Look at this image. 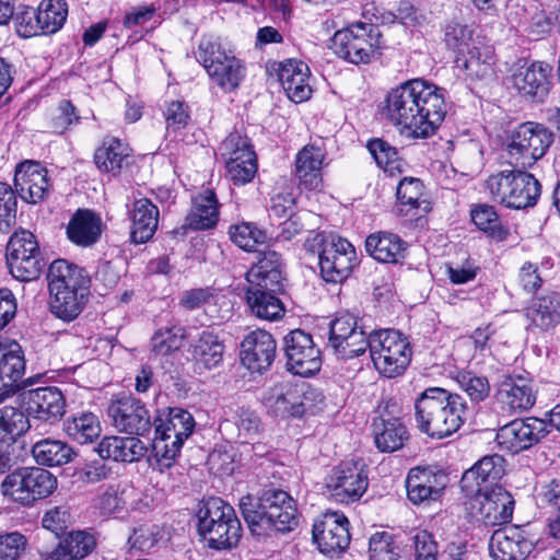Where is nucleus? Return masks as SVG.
<instances>
[{
	"label": "nucleus",
	"mask_w": 560,
	"mask_h": 560,
	"mask_svg": "<svg viewBox=\"0 0 560 560\" xmlns=\"http://www.w3.org/2000/svg\"><path fill=\"white\" fill-rule=\"evenodd\" d=\"M261 401L275 417H300L304 412L296 388L289 382H280L267 388Z\"/></svg>",
	"instance_id": "nucleus-31"
},
{
	"label": "nucleus",
	"mask_w": 560,
	"mask_h": 560,
	"mask_svg": "<svg viewBox=\"0 0 560 560\" xmlns=\"http://www.w3.org/2000/svg\"><path fill=\"white\" fill-rule=\"evenodd\" d=\"M164 118L167 131H178L188 125L190 112L188 105L183 101H172L166 104Z\"/></svg>",
	"instance_id": "nucleus-58"
},
{
	"label": "nucleus",
	"mask_w": 560,
	"mask_h": 560,
	"mask_svg": "<svg viewBox=\"0 0 560 560\" xmlns=\"http://www.w3.org/2000/svg\"><path fill=\"white\" fill-rule=\"evenodd\" d=\"M504 458L493 454L482 457L470 469L466 470L460 479V489L465 494L491 489L504 475Z\"/></svg>",
	"instance_id": "nucleus-27"
},
{
	"label": "nucleus",
	"mask_w": 560,
	"mask_h": 560,
	"mask_svg": "<svg viewBox=\"0 0 560 560\" xmlns=\"http://www.w3.org/2000/svg\"><path fill=\"white\" fill-rule=\"evenodd\" d=\"M158 222V207L147 198L136 200L132 208L131 241L136 244H143L151 240L156 231Z\"/></svg>",
	"instance_id": "nucleus-39"
},
{
	"label": "nucleus",
	"mask_w": 560,
	"mask_h": 560,
	"mask_svg": "<svg viewBox=\"0 0 560 560\" xmlns=\"http://www.w3.org/2000/svg\"><path fill=\"white\" fill-rule=\"evenodd\" d=\"M326 488L340 503L359 500L368 488V472L362 460L342 462L327 478Z\"/></svg>",
	"instance_id": "nucleus-18"
},
{
	"label": "nucleus",
	"mask_w": 560,
	"mask_h": 560,
	"mask_svg": "<svg viewBox=\"0 0 560 560\" xmlns=\"http://www.w3.org/2000/svg\"><path fill=\"white\" fill-rule=\"evenodd\" d=\"M370 334L358 325L350 313L337 315L329 324L328 347L339 358L348 360L364 354L369 348Z\"/></svg>",
	"instance_id": "nucleus-16"
},
{
	"label": "nucleus",
	"mask_w": 560,
	"mask_h": 560,
	"mask_svg": "<svg viewBox=\"0 0 560 560\" xmlns=\"http://www.w3.org/2000/svg\"><path fill=\"white\" fill-rule=\"evenodd\" d=\"M68 16V5L65 0H43L37 8V23L43 35L58 32Z\"/></svg>",
	"instance_id": "nucleus-46"
},
{
	"label": "nucleus",
	"mask_w": 560,
	"mask_h": 560,
	"mask_svg": "<svg viewBox=\"0 0 560 560\" xmlns=\"http://www.w3.org/2000/svg\"><path fill=\"white\" fill-rule=\"evenodd\" d=\"M219 151L225 163L232 162V159H236V162L257 160L250 140L238 131L229 133L221 142Z\"/></svg>",
	"instance_id": "nucleus-48"
},
{
	"label": "nucleus",
	"mask_w": 560,
	"mask_h": 560,
	"mask_svg": "<svg viewBox=\"0 0 560 560\" xmlns=\"http://www.w3.org/2000/svg\"><path fill=\"white\" fill-rule=\"evenodd\" d=\"M378 36L372 24L358 23L336 32L331 49L351 63H368L380 47Z\"/></svg>",
	"instance_id": "nucleus-14"
},
{
	"label": "nucleus",
	"mask_w": 560,
	"mask_h": 560,
	"mask_svg": "<svg viewBox=\"0 0 560 560\" xmlns=\"http://www.w3.org/2000/svg\"><path fill=\"white\" fill-rule=\"evenodd\" d=\"M526 317L542 330L553 328L560 323V294L549 293L534 299L526 308Z\"/></svg>",
	"instance_id": "nucleus-40"
},
{
	"label": "nucleus",
	"mask_w": 560,
	"mask_h": 560,
	"mask_svg": "<svg viewBox=\"0 0 560 560\" xmlns=\"http://www.w3.org/2000/svg\"><path fill=\"white\" fill-rule=\"evenodd\" d=\"M287 369L294 375L311 376L322 366L320 351L310 334L302 329L291 330L283 338Z\"/></svg>",
	"instance_id": "nucleus-17"
},
{
	"label": "nucleus",
	"mask_w": 560,
	"mask_h": 560,
	"mask_svg": "<svg viewBox=\"0 0 560 560\" xmlns=\"http://www.w3.org/2000/svg\"><path fill=\"white\" fill-rule=\"evenodd\" d=\"M523 170L514 167L491 174L485 184L491 200L510 209L534 207L541 186L533 174Z\"/></svg>",
	"instance_id": "nucleus-7"
},
{
	"label": "nucleus",
	"mask_w": 560,
	"mask_h": 560,
	"mask_svg": "<svg viewBox=\"0 0 560 560\" xmlns=\"http://www.w3.org/2000/svg\"><path fill=\"white\" fill-rule=\"evenodd\" d=\"M225 346L220 336L210 329H203L194 336L187 352L198 370H211L223 361Z\"/></svg>",
	"instance_id": "nucleus-29"
},
{
	"label": "nucleus",
	"mask_w": 560,
	"mask_h": 560,
	"mask_svg": "<svg viewBox=\"0 0 560 560\" xmlns=\"http://www.w3.org/2000/svg\"><path fill=\"white\" fill-rule=\"evenodd\" d=\"M16 196L12 187L0 182V232L8 233L16 223Z\"/></svg>",
	"instance_id": "nucleus-53"
},
{
	"label": "nucleus",
	"mask_w": 560,
	"mask_h": 560,
	"mask_svg": "<svg viewBox=\"0 0 560 560\" xmlns=\"http://www.w3.org/2000/svg\"><path fill=\"white\" fill-rule=\"evenodd\" d=\"M365 248L375 260L397 264L405 258L406 243L394 233L378 232L368 236Z\"/></svg>",
	"instance_id": "nucleus-38"
},
{
	"label": "nucleus",
	"mask_w": 560,
	"mask_h": 560,
	"mask_svg": "<svg viewBox=\"0 0 560 560\" xmlns=\"http://www.w3.org/2000/svg\"><path fill=\"white\" fill-rule=\"evenodd\" d=\"M325 156V150L315 144H306L296 153L294 173L306 188L315 189L320 185Z\"/></svg>",
	"instance_id": "nucleus-35"
},
{
	"label": "nucleus",
	"mask_w": 560,
	"mask_h": 560,
	"mask_svg": "<svg viewBox=\"0 0 560 560\" xmlns=\"http://www.w3.org/2000/svg\"><path fill=\"white\" fill-rule=\"evenodd\" d=\"M374 442L381 452H395L408 440V430L399 418L381 416L372 423Z\"/></svg>",
	"instance_id": "nucleus-37"
},
{
	"label": "nucleus",
	"mask_w": 560,
	"mask_h": 560,
	"mask_svg": "<svg viewBox=\"0 0 560 560\" xmlns=\"http://www.w3.org/2000/svg\"><path fill=\"white\" fill-rule=\"evenodd\" d=\"M25 544V537L16 532L0 536V560H16Z\"/></svg>",
	"instance_id": "nucleus-64"
},
{
	"label": "nucleus",
	"mask_w": 560,
	"mask_h": 560,
	"mask_svg": "<svg viewBox=\"0 0 560 560\" xmlns=\"http://www.w3.org/2000/svg\"><path fill=\"white\" fill-rule=\"evenodd\" d=\"M553 141L552 132L541 124L526 121L508 137L509 164L517 168L532 167L541 159Z\"/></svg>",
	"instance_id": "nucleus-11"
},
{
	"label": "nucleus",
	"mask_w": 560,
	"mask_h": 560,
	"mask_svg": "<svg viewBox=\"0 0 560 560\" xmlns=\"http://www.w3.org/2000/svg\"><path fill=\"white\" fill-rule=\"evenodd\" d=\"M102 459L132 463L141 459L148 448L135 436H105L95 448Z\"/></svg>",
	"instance_id": "nucleus-34"
},
{
	"label": "nucleus",
	"mask_w": 560,
	"mask_h": 560,
	"mask_svg": "<svg viewBox=\"0 0 560 560\" xmlns=\"http://www.w3.org/2000/svg\"><path fill=\"white\" fill-rule=\"evenodd\" d=\"M269 291L262 288L248 287L246 300L252 313L265 320H277L284 314L282 302Z\"/></svg>",
	"instance_id": "nucleus-42"
},
{
	"label": "nucleus",
	"mask_w": 560,
	"mask_h": 560,
	"mask_svg": "<svg viewBox=\"0 0 560 560\" xmlns=\"http://www.w3.org/2000/svg\"><path fill=\"white\" fill-rule=\"evenodd\" d=\"M27 423L28 420L20 409L12 406L0 409V438L22 434L27 429Z\"/></svg>",
	"instance_id": "nucleus-54"
},
{
	"label": "nucleus",
	"mask_w": 560,
	"mask_h": 560,
	"mask_svg": "<svg viewBox=\"0 0 560 560\" xmlns=\"http://www.w3.org/2000/svg\"><path fill=\"white\" fill-rule=\"evenodd\" d=\"M129 156L128 148L118 139L105 141L94 154L97 167L106 173L117 174Z\"/></svg>",
	"instance_id": "nucleus-45"
},
{
	"label": "nucleus",
	"mask_w": 560,
	"mask_h": 560,
	"mask_svg": "<svg viewBox=\"0 0 560 560\" xmlns=\"http://www.w3.org/2000/svg\"><path fill=\"white\" fill-rule=\"evenodd\" d=\"M7 264L18 280L31 281L43 269V259L35 235L26 230L14 232L7 245Z\"/></svg>",
	"instance_id": "nucleus-15"
},
{
	"label": "nucleus",
	"mask_w": 560,
	"mask_h": 560,
	"mask_svg": "<svg viewBox=\"0 0 560 560\" xmlns=\"http://www.w3.org/2000/svg\"><path fill=\"white\" fill-rule=\"evenodd\" d=\"M536 544V536L527 527L509 526L492 533L489 552L493 560H525Z\"/></svg>",
	"instance_id": "nucleus-19"
},
{
	"label": "nucleus",
	"mask_w": 560,
	"mask_h": 560,
	"mask_svg": "<svg viewBox=\"0 0 560 560\" xmlns=\"http://www.w3.org/2000/svg\"><path fill=\"white\" fill-rule=\"evenodd\" d=\"M278 79L287 94L294 103L307 101L312 94L308 66L295 59H288L280 63Z\"/></svg>",
	"instance_id": "nucleus-32"
},
{
	"label": "nucleus",
	"mask_w": 560,
	"mask_h": 560,
	"mask_svg": "<svg viewBox=\"0 0 560 560\" xmlns=\"http://www.w3.org/2000/svg\"><path fill=\"white\" fill-rule=\"evenodd\" d=\"M183 338L180 327L161 328L151 338V351L156 355H168L180 348Z\"/></svg>",
	"instance_id": "nucleus-50"
},
{
	"label": "nucleus",
	"mask_w": 560,
	"mask_h": 560,
	"mask_svg": "<svg viewBox=\"0 0 560 560\" xmlns=\"http://www.w3.org/2000/svg\"><path fill=\"white\" fill-rule=\"evenodd\" d=\"M114 425L120 432L143 435L151 430L152 421L144 404L132 396L113 402L108 409Z\"/></svg>",
	"instance_id": "nucleus-22"
},
{
	"label": "nucleus",
	"mask_w": 560,
	"mask_h": 560,
	"mask_svg": "<svg viewBox=\"0 0 560 560\" xmlns=\"http://www.w3.org/2000/svg\"><path fill=\"white\" fill-rule=\"evenodd\" d=\"M37 21V9L23 8L19 10L14 16L18 35L23 38L43 35L40 24Z\"/></svg>",
	"instance_id": "nucleus-59"
},
{
	"label": "nucleus",
	"mask_w": 560,
	"mask_h": 560,
	"mask_svg": "<svg viewBox=\"0 0 560 560\" xmlns=\"http://www.w3.org/2000/svg\"><path fill=\"white\" fill-rule=\"evenodd\" d=\"M445 486L446 475L429 468H412L406 479L407 495L413 504L438 500Z\"/></svg>",
	"instance_id": "nucleus-28"
},
{
	"label": "nucleus",
	"mask_w": 560,
	"mask_h": 560,
	"mask_svg": "<svg viewBox=\"0 0 560 560\" xmlns=\"http://www.w3.org/2000/svg\"><path fill=\"white\" fill-rule=\"evenodd\" d=\"M246 280L249 287L280 291L284 280L280 254L275 250L261 253L257 262L246 272Z\"/></svg>",
	"instance_id": "nucleus-30"
},
{
	"label": "nucleus",
	"mask_w": 560,
	"mask_h": 560,
	"mask_svg": "<svg viewBox=\"0 0 560 560\" xmlns=\"http://www.w3.org/2000/svg\"><path fill=\"white\" fill-rule=\"evenodd\" d=\"M2 493L23 505H32L57 489V478L40 467H22L9 474L1 485Z\"/></svg>",
	"instance_id": "nucleus-12"
},
{
	"label": "nucleus",
	"mask_w": 560,
	"mask_h": 560,
	"mask_svg": "<svg viewBox=\"0 0 560 560\" xmlns=\"http://www.w3.org/2000/svg\"><path fill=\"white\" fill-rule=\"evenodd\" d=\"M65 541L74 560L88 556L95 545L94 538L85 532L70 533Z\"/></svg>",
	"instance_id": "nucleus-63"
},
{
	"label": "nucleus",
	"mask_w": 560,
	"mask_h": 560,
	"mask_svg": "<svg viewBox=\"0 0 560 560\" xmlns=\"http://www.w3.org/2000/svg\"><path fill=\"white\" fill-rule=\"evenodd\" d=\"M14 187L22 200L38 203L47 198L51 187L48 171L39 162L24 161L15 168Z\"/></svg>",
	"instance_id": "nucleus-21"
},
{
	"label": "nucleus",
	"mask_w": 560,
	"mask_h": 560,
	"mask_svg": "<svg viewBox=\"0 0 560 560\" xmlns=\"http://www.w3.org/2000/svg\"><path fill=\"white\" fill-rule=\"evenodd\" d=\"M368 350L376 371L388 378L401 375L412 355L408 339L395 329L370 332Z\"/></svg>",
	"instance_id": "nucleus-10"
},
{
	"label": "nucleus",
	"mask_w": 560,
	"mask_h": 560,
	"mask_svg": "<svg viewBox=\"0 0 560 560\" xmlns=\"http://www.w3.org/2000/svg\"><path fill=\"white\" fill-rule=\"evenodd\" d=\"M471 220L476 226L498 241H504L509 231L500 222L494 208L489 205H479L471 210Z\"/></svg>",
	"instance_id": "nucleus-49"
},
{
	"label": "nucleus",
	"mask_w": 560,
	"mask_h": 560,
	"mask_svg": "<svg viewBox=\"0 0 560 560\" xmlns=\"http://www.w3.org/2000/svg\"><path fill=\"white\" fill-rule=\"evenodd\" d=\"M313 539L323 553L345 550L350 542L348 518L337 512L324 514L313 526Z\"/></svg>",
	"instance_id": "nucleus-25"
},
{
	"label": "nucleus",
	"mask_w": 560,
	"mask_h": 560,
	"mask_svg": "<svg viewBox=\"0 0 560 560\" xmlns=\"http://www.w3.org/2000/svg\"><path fill=\"white\" fill-rule=\"evenodd\" d=\"M197 530L208 547L215 550L232 549L242 537L241 521L232 505L221 498L202 501L198 513Z\"/></svg>",
	"instance_id": "nucleus-5"
},
{
	"label": "nucleus",
	"mask_w": 560,
	"mask_h": 560,
	"mask_svg": "<svg viewBox=\"0 0 560 560\" xmlns=\"http://www.w3.org/2000/svg\"><path fill=\"white\" fill-rule=\"evenodd\" d=\"M229 179L236 186H243L252 182L257 173V160L226 162L225 165Z\"/></svg>",
	"instance_id": "nucleus-60"
},
{
	"label": "nucleus",
	"mask_w": 560,
	"mask_h": 560,
	"mask_svg": "<svg viewBox=\"0 0 560 560\" xmlns=\"http://www.w3.org/2000/svg\"><path fill=\"white\" fill-rule=\"evenodd\" d=\"M548 432V423L542 419H516L500 428L495 440L502 450L518 453L538 443Z\"/></svg>",
	"instance_id": "nucleus-20"
},
{
	"label": "nucleus",
	"mask_w": 560,
	"mask_h": 560,
	"mask_svg": "<svg viewBox=\"0 0 560 560\" xmlns=\"http://www.w3.org/2000/svg\"><path fill=\"white\" fill-rule=\"evenodd\" d=\"M464 398L441 387H430L415 401V420L420 432L443 439L459 430L466 419Z\"/></svg>",
	"instance_id": "nucleus-3"
},
{
	"label": "nucleus",
	"mask_w": 560,
	"mask_h": 560,
	"mask_svg": "<svg viewBox=\"0 0 560 560\" xmlns=\"http://www.w3.org/2000/svg\"><path fill=\"white\" fill-rule=\"evenodd\" d=\"M368 149L377 165L385 172L394 175L400 171L401 162L396 148L382 139H374L369 142Z\"/></svg>",
	"instance_id": "nucleus-51"
},
{
	"label": "nucleus",
	"mask_w": 560,
	"mask_h": 560,
	"mask_svg": "<svg viewBox=\"0 0 560 560\" xmlns=\"http://www.w3.org/2000/svg\"><path fill=\"white\" fill-rule=\"evenodd\" d=\"M495 401L503 413L509 416L525 412L536 402V390L530 381L522 376H509L501 382Z\"/></svg>",
	"instance_id": "nucleus-24"
},
{
	"label": "nucleus",
	"mask_w": 560,
	"mask_h": 560,
	"mask_svg": "<svg viewBox=\"0 0 560 560\" xmlns=\"http://www.w3.org/2000/svg\"><path fill=\"white\" fill-rule=\"evenodd\" d=\"M196 58L211 81L224 92L236 90L246 75L244 62L223 48L218 37L208 35L200 39Z\"/></svg>",
	"instance_id": "nucleus-9"
},
{
	"label": "nucleus",
	"mask_w": 560,
	"mask_h": 560,
	"mask_svg": "<svg viewBox=\"0 0 560 560\" xmlns=\"http://www.w3.org/2000/svg\"><path fill=\"white\" fill-rule=\"evenodd\" d=\"M238 430V438L247 443L260 433V419L254 411L242 410L235 422Z\"/></svg>",
	"instance_id": "nucleus-62"
},
{
	"label": "nucleus",
	"mask_w": 560,
	"mask_h": 560,
	"mask_svg": "<svg viewBox=\"0 0 560 560\" xmlns=\"http://www.w3.org/2000/svg\"><path fill=\"white\" fill-rule=\"evenodd\" d=\"M23 402L34 419L55 423L66 412V399L57 387H38L23 393Z\"/></svg>",
	"instance_id": "nucleus-26"
},
{
	"label": "nucleus",
	"mask_w": 560,
	"mask_h": 560,
	"mask_svg": "<svg viewBox=\"0 0 560 560\" xmlns=\"http://www.w3.org/2000/svg\"><path fill=\"white\" fill-rule=\"evenodd\" d=\"M80 116L70 101L63 100L59 103L51 119V128L55 133L61 135L70 127L78 125Z\"/></svg>",
	"instance_id": "nucleus-61"
},
{
	"label": "nucleus",
	"mask_w": 560,
	"mask_h": 560,
	"mask_svg": "<svg viewBox=\"0 0 560 560\" xmlns=\"http://www.w3.org/2000/svg\"><path fill=\"white\" fill-rule=\"evenodd\" d=\"M457 382L459 387L469 396L471 401L479 402L489 396L490 385L488 378L485 376L463 373L458 375Z\"/></svg>",
	"instance_id": "nucleus-56"
},
{
	"label": "nucleus",
	"mask_w": 560,
	"mask_h": 560,
	"mask_svg": "<svg viewBox=\"0 0 560 560\" xmlns=\"http://www.w3.org/2000/svg\"><path fill=\"white\" fill-rule=\"evenodd\" d=\"M423 196V185L419 178L405 177L397 187L399 212L407 214L409 210L417 209Z\"/></svg>",
	"instance_id": "nucleus-52"
},
{
	"label": "nucleus",
	"mask_w": 560,
	"mask_h": 560,
	"mask_svg": "<svg viewBox=\"0 0 560 560\" xmlns=\"http://www.w3.org/2000/svg\"><path fill=\"white\" fill-rule=\"evenodd\" d=\"M102 234V219L94 211L79 209L67 225L68 238L83 247L95 244Z\"/></svg>",
	"instance_id": "nucleus-36"
},
{
	"label": "nucleus",
	"mask_w": 560,
	"mask_h": 560,
	"mask_svg": "<svg viewBox=\"0 0 560 560\" xmlns=\"http://www.w3.org/2000/svg\"><path fill=\"white\" fill-rule=\"evenodd\" d=\"M472 32L464 24L450 22L445 26L444 40L452 50L464 55L468 52Z\"/></svg>",
	"instance_id": "nucleus-55"
},
{
	"label": "nucleus",
	"mask_w": 560,
	"mask_h": 560,
	"mask_svg": "<svg viewBox=\"0 0 560 560\" xmlns=\"http://www.w3.org/2000/svg\"><path fill=\"white\" fill-rule=\"evenodd\" d=\"M195 424L192 415L182 408H170L154 420L152 452L161 470L173 466Z\"/></svg>",
	"instance_id": "nucleus-6"
},
{
	"label": "nucleus",
	"mask_w": 560,
	"mask_h": 560,
	"mask_svg": "<svg viewBox=\"0 0 560 560\" xmlns=\"http://www.w3.org/2000/svg\"><path fill=\"white\" fill-rule=\"evenodd\" d=\"M370 560H397L398 553L393 546L392 536L385 532L376 533L369 539Z\"/></svg>",
	"instance_id": "nucleus-57"
},
{
	"label": "nucleus",
	"mask_w": 560,
	"mask_h": 560,
	"mask_svg": "<svg viewBox=\"0 0 560 560\" xmlns=\"http://www.w3.org/2000/svg\"><path fill=\"white\" fill-rule=\"evenodd\" d=\"M50 313L70 323L83 312L90 295V281L79 266L57 259L47 272Z\"/></svg>",
	"instance_id": "nucleus-4"
},
{
	"label": "nucleus",
	"mask_w": 560,
	"mask_h": 560,
	"mask_svg": "<svg viewBox=\"0 0 560 560\" xmlns=\"http://www.w3.org/2000/svg\"><path fill=\"white\" fill-rule=\"evenodd\" d=\"M238 508L255 535H265L268 530L289 533L299 525L295 500L281 489H265L257 498L245 495Z\"/></svg>",
	"instance_id": "nucleus-2"
},
{
	"label": "nucleus",
	"mask_w": 560,
	"mask_h": 560,
	"mask_svg": "<svg viewBox=\"0 0 560 560\" xmlns=\"http://www.w3.org/2000/svg\"><path fill=\"white\" fill-rule=\"evenodd\" d=\"M229 235L235 245L246 252L256 250L258 245H264L268 241L266 231L250 222H242L230 226Z\"/></svg>",
	"instance_id": "nucleus-47"
},
{
	"label": "nucleus",
	"mask_w": 560,
	"mask_h": 560,
	"mask_svg": "<svg viewBox=\"0 0 560 560\" xmlns=\"http://www.w3.org/2000/svg\"><path fill=\"white\" fill-rule=\"evenodd\" d=\"M465 497L468 514L487 526L506 524L512 520L515 502L512 494L501 486Z\"/></svg>",
	"instance_id": "nucleus-13"
},
{
	"label": "nucleus",
	"mask_w": 560,
	"mask_h": 560,
	"mask_svg": "<svg viewBox=\"0 0 560 560\" xmlns=\"http://www.w3.org/2000/svg\"><path fill=\"white\" fill-rule=\"evenodd\" d=\"M63 430L73 441L85 444L98 438L101 424L92 412L73 416L63 423Z\"/></svg>",
	"instance_id": "nucleus-44"
},
{
	"label": "nucleus",
	"mask_w": 560,
	"mask_h": 560,
	"mask_svg": "<svg viewBox=\"0 0 560 560\" xmlns=\"http://www.w3.org/2000/svg\"><path fill=\"white\" fill-rule=\"evenodd\" d=\"M307 253L317 255L320 275L327 282H341L357 264L354 247L346 238L315 233L304 242Z\"/></svg>",
	"instance_id": "nucleus-8"
},
{
	"label": "nucleus",
	"mask_w": 560,
	"mask_h": 560,
	"mask_svg": "<svg viewBox=\"0 0 560 560\" xmlns=\"http://www.w3.org/2000/svg\"><path fill=\"white\" fill-rule=\"evenodd\" d=\"M277 345L266 330L248 332L241 343L242 364L250 372L261 373L270 368L276 358Z\"/></svg>",
	"instance_id": "nucleus-23"
},
{
	"label": "nucleus",
	"mask_w": 560,
	"mask_h": 560,
	"mask_svg": "<svg viewBox=\"0 0 560 560\" xmlns=\"http://www.w3.org/2000/svg\"><path fill=\"white\" fill-rule=\"evenodd\" d=\"M219 219V205L215 194L207 189L198 195L194 201L186 221L194 230H205L214 226Z\"/></svg>",
	"instance_id": "nucleus-41"
},
{
	"label": "nucleus",
	"mask_w": 560,
	"mask_h": 560,
	"mask_svg": "<svg viewBox=\"0 0 560 560\" xmlns=\"http://www.w3.org/2000/svg\"><path fill=\"white\" fill-rule=\"evenodd\" d=\"M32 455L39 465L61 466L71 462L75 453L66 442L44 439L33 445Z\"/></svg>",
	"instance_id": "nucleus-43"
},
{
	"label": "nucleus",
	"mask_w": 560,
	"mask_h": 560,
	"mask_svg": "<svg viewBox=\"0 0 560 560\" xmlns=\"http://www.w3.org/2000/svg\"><path fill=\"white\" fill-rule=\"evenodd\" d=\"M551 67L545 62H533L512 75L514 88L532 100L542 101L549 92Z\"/></svg>",
	"instance_id": "nucleus-33"
},
{
	"label": "nucleus",
	"mask_w": 560,
	"mask_h": 560,
	"mask_svg": "<svg viewBox=\"0 0 560 560\" xmlns=\"http://www.w3.org/2000/svg\"><path fill=\"white\" fill-rule=\"evenodd\" d=\"M383 113L401 133L429 138L441 126L447 113L443 90L415 79L392 89L385 97Z\"/></svg>",
	"instance_id": "nucleus-1"
}]
</instances>
